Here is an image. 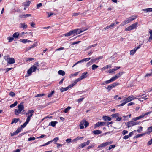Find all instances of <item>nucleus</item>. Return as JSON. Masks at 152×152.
Returning <instances> with one entry per match:
<instances>
[{
	"instance_id": "nucleus-1",
	"label": "nucleus",
	"mask_w": 152,
	"mask_h": 152,
	"mask_svg": "<svg viewBox=\"0 0 152 152\" xmlns=\"http://www.w3.org/2000/svg\"><path fill=\"white\" fill-rule=\"evenodd\" d=\"M140 123V122L135 121L132 120V121H130L126 123L125 124L128 128H129L134 125L139 124Z\"/></svg>"
},
{
	"instance_id": "nucleus-2",
	"label": "nucleus",
	"mask_w": 152,
	"mask_h": 152,
	"mask_svg": "<svg viewBox=\"0 0 152 152\" xmlns=\"http://www.w3.org/2000/svg\"><path fill=\"white\" fill-rule=\"evenodd\" d=\"M138 23L136 22L131 26H129L128 27H127L125 29L126 31H129L133 29L134 28H136L137 25L138 24Z\"/></svg>"
},
{
	"instance_id": "nucleus-3",
	"label": "nucleus",
	"mask_w": 152,
	"mask_h": 152,
	"mask_svg": "<svg viewBox=\"0 0 152 152\" xmlns=\"http://www.w3.org/2000/svg\"><path fill=\"white\" fill-rule=\"evenodd\" d=\"M119 83L118 82H114L113 83V84H111L108 86L106 88L108 91H110L112 88L115 87L116 86L119 85Z\"/></svg>"
},
{
	"instance_id": "nucleus-4",
	"label": "nucleus",
	"mask_w": 152,
	"mask_h": 152,
	"mask_svg": "<svg viewBox=\"0 0 152 152\" xmlns=\"http://www.w3.org/2000/svg\"><path fill=\"white\" fill-rule=\"evenodd\" d=\"M37 67L33 65L27 71V73L30 75L32 72H34L37 69Z\"/></svg>"
},
{
	"instance_id": "nucleus-5",
	"label": "nucleus",
	"mask_w": 152,
	"mask_h": 152,
	"mask_svg": "<svg viewBox=\"0 0 152 152\" xmlns=\"http://www.w3.org/2000/svg\"><path fill=\"white\" fill-rule=\"evenodd\" d=\"M111 143H112L111 142H106L104 143L100 144L99 145H98V148H99L105 147L111 144Z\"/></svg>"
},
{
	"instance_id": "nucleus-6",
	"label": "nucleus",
	"mask_w": 152,
	"mask_h": 152,
	"mask_svg": "<svg viewBox=\"0 0 152 152\" xmlns=\"http://www.w3.org/2000/svg\"><path fill=\"white\" fill-rule=\"evenodd\" d=\"M88 28H86V29H83V30L81 29H75L73 30V31H75V32H74V34H80V33L83 32L87 30Z\"/></svg>"
},
{
	"instance_id": "nucleus-7",
	"label": "nucleus",
	"mask_w": 152,
	"mask_h": 152,
	"mask_svg": "<svg viewBox=\"0 0 152 152\" xmlns=\"http://www.w3.org/2000/svg\"><path fill=\"white\" fill-rule=\"evenodd\" d=\"M137 18V16H133L127 18L125 20L126 23H128L132 21Z\"/></svg>"
},
{
	"instance_id": "nucleus-8",
	"label": "nucleus",
	"mask_w": 152,
	"mask_h": 152,
	"mask_svg": "<svg viewBox=\"0 0 152 152\" xmlns=\"http://www.w3.org/2000/svg\"><path fill=\"white\" fill-rule=\"evenodd\" d=\"M91 58H84L81 61H79L77 62L75 64L72 66V67H74L78 63H81L82 62H83L84 61H88L89 60H90L91 59Z\"/></svg>"
},
{
	"instance_id": "nucleus-9",
	"label": "nucleus",
	"mask_w": 152,
	"mask_h": 152,
	"mask_svg": "<svg viewBox=\"0 0 152 152\" xmlns=\"http://www.w3.org/2000/svg\"><path fill=\"white\" fill-rule=\"evenodd\" d=\"M90 143V141L87 140L86 142H84L82 143L81 144L79 145V147L80 148H83L85 146L88 145Z\"/></svg>"
},
{
	"instance_id": "nucleus-10",
	"label": "nucleus",
	"mask_w": 152,
	"mask_h": 152,
	"mask_svg": "<svg viewBox=\"0 0 152 152\" xmlns=\"http://www.w3.org/2000/svg\"><path fill=\"white\" fill-rule=\"evenodd\" d=\"M106 124V123L105 122H98L95 124V128H96L105 125Z\"/></svg>"
},
{
	"instance_id": "nucleus-11",
	"label": "nucleus",
	"mask_w": 152,
	"mask_h": 152,
	"mask_svg": "<svg viewBox=\"0 0 152 152\" xmlns=\"http://www.w3.org/2000/svg\"><path fill=\"white\" fill-rule=\"evenodd\" d=\"M34 112L33 110H29L28 112L26 113V115H28V117L31 118L33 115V113Z\"/></svg>"
},
{
	"instance_id": "nucleus-12",
	"label": "nucleus",
	"mask_w": 152,
	"mask_h": 152,
	"mask_svg": "<svg viewBox=\"0 0 152 152\" xmlns=\"http://www.w3.org/2000/svg\"><path fill=\"white\" fill-rule=\"evenodd\" d=\"M136 98H134V97L131 96H129L127 98L124 99V101H126V102L127 103L130 101H132V100L135 99Z\"/></svg>"
},
{
	"instance_id": "nucleus-13",
	"label": "nucleus",
	"mask_w": 152,
	"mask_h": 152,
	"mask_svg": "<svg viewBox=\"0 0 152 152\" xmlns=\"http://www.w3.org/2000/svg\"><path fill=\"white\" fill-rule=\"evenodd\" d=\"M123 72H120L119 73H118L116 75L113 77L114 78L115 80L120 77L121 75L123 74Z\"/></svg>"
},
{
	"instance_id": "nucleus-14",
	"label": "nucleus",
	"mask_w": 152,
	"mask_h": 152,
	"mask_svg": "<svg viewBox=\"0 0 152 152\" xmlns=\"http://www.w3.org/2000/svg\"><path fill=\"white\" fill-rule=\"evenodd\" d=\"M8 64H11L15 63V60L13 58H10L8 61H7Z\"/></svg>"
},
{
	"instance_id": "nucleus-15",
	"label": "nucleus",
	"mask_w": 152,
	"mask_h": 152,
	"mask_svg": "<svg viewBox=\"0 0 152 152\" xmlns=\"http://www.w3.org/2000/svg\"><path fill=\"white\" fill-rule=\"evenodd\" d=\"M18 109L21 111L24 109V107L23 104V103H21L18 106Z\"/></svg>"
},
{
	"instance_id": "nucleus-16",
	"label": "nucleus",
	"mask_w": 152,
	"mask_h": 152,
	"mask_svg": "<svg viewBox=\"0 0 152 152\" xmlns=\"http://www.w3.org/2000/svg\"><path fill=\"white\" fill-rule=\"evenodd\" d=\"M75 31L72 30H71L69 32L64 34V35L66 37H68L71 36L73 34Z\"/></svg>"
},
{
	"instance_id": "nucleus-17",
	"label": "nucleus",
	"mask_w": 152,
	"mask_h": 152,
	"mask_svg": "<svg viewBox=\"0 0 152 152\" xmlns=\"http://www.w3.org/2000/svg\"><path fill=\"white\" fill-rule=\"evenodd\" d=\"M31 14H22L20 15V18H26L27 17L31 16Z\"/></svg>"
},
{
	"instance_id": "nucleus-18",
	"label": "nucleus",
	"mask_w": 152,
	"mask_h": 152,
	"mask_svg": "<svg viewBox=\"0 0 152 152\" xmlns=\"http://www.w3.org/2000/svg\"><path fill=\"white\" fill-rule=\"evenodd\" d=\"M87 74L88 72H84L82 74V75L80 76L81 77L82 79L86 78L87 77Z\"/></svg>"
},
{
	"instance_id": "nucleus-19",
	"label": "nucleus",
	"mask_w": 152,
	"mask_h": 152,
	"mask_svg": "<svg viewBox=\"0 0 152 152\" xmlns=\"http://www.w3.org/2000/svg\"><path fill=\"white\" fill-rule=\"evenodd\" d=\"M37 42H36L35 44H34L33 45H32L30 47L27 48L26 50H30V49H31V48H34L36 46H37Z\"/></svg>"
},
{
	"instance_id": "nucleus-20",
	"label": "nucleus",
	"mask_w": 152,
	"mask_h": 152,
	"mask_svg": "<svg viewBox=\"0 0 152 152\" xmlns=\"http://www.w3.org/2000/svg\"><path fill=\"white\" fill-rule=\"evenodd\" d=\"M115 80V79L113 77L110 79L105 81V83L108 84L112 82H113Z\"/></svg>"
},
{
	"instance_id": "nucleus-21",
	"label": "nucleus",
	"mask_w": 152,
	"mask_h": 152,
	"mask_svg": "<svg viewBox=\"0 0 152 152\" xmlns=\"http://www.w3.org/2000/svg\"><path fill=\"white\" fill-rule=\"evenodd\" d=\"M115 25L114 23H112L110 25L107 26L105 28H104V30H106V29L111 28L113 27Z\"/></svg>"
},
{
	"instance_id": "nucleus-22",
	"label": "nucleus",
	"mask_w": 152,
	"mask_h": 152,
	"mask_svg": "<svg viewBox=\"0 0 152 152\" xmlns=\"http://www.w3.org/2000/svg\"><path fill=\"white\" fill-rule=\"evenodd\" d=\"M149 33L150 34V36L149 37L148 41L149 42H151L152 40V30H149Z\"/></svg>"
},
{
	"instance_id": "nucleus-23",
	"label": "nucleus",
	"mask_w": 152,
	"mask_h": 152,
	"mask_svg": "<svg viewBox=\"0 0 152 152\" xmlns=\"http://www.w3.org/2000/svg\"><path fill=\"white\" fill-rule=\"evenodd\" d=\"M20 27L23 28H26L27 27V25L25 23H20Z\"/></svg>"
},
{
	"instance_id": "nucleus-24",
	"label": "nucleus",
	"mask_w": 152,
	"mask_h": 152,
	"mask_svg": "<svg viewBox=\"0 0 152 152\" xmlns=\"http://www.w3.org/2000/svg\"><path fill=\"white\" fill-rule=\"evenodd\" d=\"M142 11H144L145 12H152V8H148L144 9H143Z\"/></svg>"
},
{
	"instance_id": "nucleus-25",
	"label": "nucleus",
	"mask_w": 152,
	"mask_h": 152,
	"mask_svg": "<svg viewBox=\"0 0 152 152\" xmlns=\"http://www.w3.org/2000/svg\"><path fill=\"white\" fill-rule=\"evenodd\" d=\"M103 119L104 121H107L108 120V121H110L111 120V118L108 116H104L103 117Z\"/></svg>"
},
{
	"instance_id": "nucleus-26",
	"label": "nucleus",
	"mask_w": 152,
	"mask_h": 152,
	"mask_svg": "<svg viewBox=\"0 0 152 152\" xmlns=\"http://www.w3.org/2000/svg\"><path fill=\"white\" fill-rule=\"evenodd\" d=\"M93 133L95 135H98L100 134L102 132L99 130H94L93 132Z\"/></svg>"
},
{
	"instance_id": "nucleus-27",
	"label": "nucleus",
	"mask_w": 152,
	"mask_h": 152,
	"mask_svg": "<svg viewBox=\"0 0 152 152\" xmlns=\"http://www.w3.org/2000/svg\"><path fill=\"white\" fill-rule=\"evenodd\" d=\"M31 3L30 1H28L27 2H24L22 3V4L25 7H28Z\"/></svg>"
},
{
	"instance_id": "nucleus-28",
	"label": "nucleus",
	"mask_w": 152,
	"mask_h": 152,
	"mask_svg": "<svg viewBox=\"0 0 152 152\" xmlns=\"http://www.w3.org/2000/svg\"><path fill=\"white\" fill-rule=\"evenodd\" d=\"M20 120V119L19 118H14L13 119L11 123V124H12L14 123H17L18 121H19Z\"/></svg>"
},
{
	"instance_id": "nucleus-29",
	"label": "nucleus",
	"mask_w": 152,
	"mask_h": 152,
	"mask_svg": "<svg viewBox=\"0 0 152 152\" xmlns=\"http://www.w3.org/2000/svg\"><path fill=\"white\" fill-rule=\"evenodd\" d=\"M152 112V111H149L148 112H147L146 113H143L141 115L142 116V118L144 117V116H145V115H147L148 114H150Z\"/></svg>"
},
{
	"instance_id": "nucleus-30",
	"label": "nucleus",
	"mask_w": 152,
	"mask_h": 152,
	"mask_svg": "<svg viewBox=\"0 0 152 152\" xmlns=\"http://www.w3.org/2000/svg\"><path fill=\"white\" fill-rule=\"evenodd\" d=\"M58 73L59 75L62 76H64L65 75V72L63 70H60L58 72Z\"/></svg>"
},
{
	"instance_id": "nucleus-31",
	"label": "nucleus",
	"mask_w": 152,
	"mask_h": 152,
	"mask_svg": "<svg viewBox=\"0 0 152 152\" xmlns=\"http://www.w3.org/2000/svg\"><path fill=\"white\" fill-rule=\"evenodd\" d=\"M21 111L20 110L18 109H15V113L16 115H18L21 112Z\"/></svg>"
},
{
	"instance_id": "nucleus-32",
	"label": "nucleus",
	"mask_w": 152,
	"mask_h": 152,
	"mask_svg": "<svg viewBox=\"0 0 152 152\" xmlns=\"http://www.w3.org/2000/svg\"><path fill=\"white\" fill-rule=\"evenodd\" d=\"M120 102H122V103L118 105V106L120 107L123 106L124 105H125L126 103H127L126 102V101H124V99L121 101Z\"/></svg>"
},
{
	"instance_id": "nucleus-33",
	"label": "nucleus",
	"mask_w": 152,
	"mask_h": 152,
	"mask_svg": "<svg viewBox=\"0 0 152 152\" xmlns=\"http://www.w3.org/2000/svg\"><path fill=\"white\" fill-rule=\"evenodd\" d=\"M84 123L83 122V121L80 122L79 126L80 129L84 128Z\"/></svg>"
},
{
	"instance_id": "nucleus-34",
	"label": "nucleus",
	"mask_w": 152,
	"mask_h": 152,
	"mask_svg": "<svg viewBox=\"0 0 152 152\" xmlns=\"http://www.w3.org/2000/svg\"><path fill=\"white\" fill-rule=\"evenodd\" d=\"M19 33L18 32H15L13 35V37L14 38H17L18 37Z\"/></svg>"
},
{
	"instance_id": "nucleus-35",
	"label": "nucleus",
	"mask_w": 152,
	"mask_h": 152,
	"mask_svg": "<svg viewBox=\"0 0 152 152\" xmlns=\"http://www.w3.org/2000/svg\"><path fill=\"white\" fill-rule=\"evenodd\" d=\"M67 87L66 88L61 87L60 89V91L61 92L66 91L69 89Z\"/></svg>"
},
{
	"instance_id": "nucleus-36",
	"label": "nucleus",
	"mask_w": 152,
	"mask_h": 152,
	"mask_svg": "<svg viewBox=\"0 0 152 152\" xmlns=\"http://www.w3.org/2000/svg\"><path fill=\"white\" fill-rule=\"evenodd\" d=\"M58 123V122L56 121H52L50 123V125L53 127H54L56 124Z\"/></svg>"
},
{
	"instance_id": "nucleus-37",
	"label": "nucleus",
	"mask_w": 152,
	"mask_h": 152,
	"mask_svg": "<svg viewBox=\"0 0 152 152\" xmlns=\"http://www.w3.org/2000/svg\"><path fill=\"white\" fill-rule=\"evenodd\" d=\"M119 114L118 113H116L113 114L111 115V116L113 118H117L119 116Z\"/></svg>"
},
{
	"instance_id": "nucleus-38",
	"label": "nucleus",
	"mask_w": 152,
	"mask_h": 152,
	"mask_svg": "<svg viewBox=\"0 0 152 152\" xmlns=\"http://www.w3.org/2000/svg\"><path fill=\"white\" fill-rule=\"evenodd\" d=\"M146 96H143L141 97H140L139 98V100L140 101H143L144 99L145 100H146L148 99L147 98H146Z\"/></svg>"
},
{
	"instance_id": "nucleus-39",
	"label": "nucleus",
	"mask_w": 152,
	"mask_h": 152,
	"mask_svg": "<svg viewBox=\"0 0 152 152\" xmlns=\"http://www.w3.org/2000/svg\"><path fill=\"white\" fill-rule=\"evenodd\" d=\"M18 104L17 102V101H16L14 103V104H11L10 105V108H13L15 106L17 105V104Z\"/></svg>"
},
{
	"instance_id": "nucleus-40",
	"label": "nucleus",
	"mask_w": 152,
	"mask_h": 152,
	"mask_svg": "<svg viewBox=\"0 0 152 152\" xmlns=\"http://www.w3.org/2000/svg\"><path fill=\"white\" fill-rule=\"evenodd\" d=\"M83 122L84 123V125L85 127L86 128L89 125V123L87 121H86L85 120H83Z\"/></svg>"
},
{
	"instance_id": "nucleus-41",
	"label": "nucleus",
	"mask_w": 152,
	"mask_h": 152,
	"mask_svg": "<svg viewBox=\"0 0 152 152\" xmlns=\"http://www.w3.org/2000/svg\"><path fill=\"white\" fill-rule=\"evenodd\" d=\"M145 134V133H143L137 134L135 137V138H137L142 137V136L144 135Z\"/></svg>"
},
{
	"instance_id": "nucleus-42",
	"label": "nucleus",
	"mask_w": 152,
	"mask_h": 152,
	"mask_svg": "<svg viewBox=\"0 0 152 152\" xmlns=\"http://www.w3.org/2000/svg\"><path fill=\"white\" fill-rule=\"evenodd\" d=\"M98 66L95 64H93L92 66V69L93 70H94L96 69Z\"/></svg>"
},
{
	"instance_id": "nucleus-43",
	"label": "nucleus",
	"mask_w": 152,
	"mask_h": 152,
	"mask_svg": "<svg viewBox=\"0 0 152 152\" xmlns=\"http://www.w3.org/2000/svg\"><path fill=\"white\" fill-rule=\"evenodd\" d=\"M142 117L141 115L139 116V117H136L133 119L132 120L134 121H136L140 119L141 118H142Z\"/></svg>"
},
{
	"instance_id": "nucleus-44",
	"label": "nucleus",
	"mask_w": 152,
	"mask_h": 152,
	"mask_svg": "<svg viewBox=\"0 0 152 152\" xmlns=\"http://www.w3.org/2000/svg\"><path fill=\"white\" fill-rule=\"evenodd\" d=\"M7 39L9 40V42H10L14 40V38L11 37H8Z\"/></svg>"
},
{
	"instance_id": "nucleus-45",
	"label": "nucleus",
	"mask_w": 152,
	"mask_h": 152,
	"mask_svg": "<svg viewBox=\"0 0 152 152\" xmlns=\"http://www.w3.org/2000/svg\"><path fill=\"white\" fill-rule=\"evenodd\" d=\"M71 108V107H69L68 106L67 108H65L64 110V112L66 113H67L68 111Z\"/></svg>"
},
{
	"instance_id": "nucleus-46",
	"label": "nucleus",
	"mask_w": 152,
	"mask_h": 152,
	"mask_svg": "<svg viewBox=\"0 0 152 152\" xmlns=\"http://www.w3.org/2000/svg\"><path fill=\"white\" fill-rule=\"evenodd\" d=\"M136 50L135 49V48H134V49L133 50H131L130 51V54L131 55H133L136 52Z\"/></svg>"
},
{
	"instance_id": "nucleus-47",
	"label": "nucleus",
	"mask_w": 152,
	"mask_h": 152,
	"mask_svg": "<svg viewBox=\"0 0 152 152\" xmlns=\"http://www.w3.org/2000/svg\"><path fill=\"white\" fill-rule=\"evenodd\" d=\"M9 95L10 96L13 97L15 96V94L14 93V92L11 91L9 93Z\"/></svg>"
},
{
	"instance_id": "nucleus-48",
	"label": "nucleus",
	"mask_w": 152,
	"mask_h": 152,
	"mask_svg": "<svg viewBox=\"0 0 152 152\" xmlns=\"http://www.w3.org/2000/svg\"><path fill=\"white\" fill-rule=\"evenodd\" d=\"M54 93V91H52L50 94H48V97L49 98L51 97L52 96V95Z\"/></svg>"
},
{
	"instance_id": "nucleus-49",
	"label": "nucleus",
	"mask_w": 152,
	"mask_h": 152,
	"mask_svg": "<svg viewBox=\"0 0 152 152\" xmlns=\"http://www.w3.org/2000/svg\"><path fill=\"white\" fill-rule=\"evenodd\" d=\"M22 130V128L21 127H18L16 131V132L18 133V134Z\"/></svg>"
},
{
	"instance_id": "nucleus-50",
	"label": "nucleus",
	"mask_w": 152,
	"mask_h": 152,
	"mask_svg": "<svg viewBox=\"0 0 152 152\" xmlns=\"http://www.w3.org/2000/svg\"><path fill=\"white\" fill-rule=\"evenodd\" d=\"M147 130L149 133L152 132V126L148 128L147 129Z\"/></svg>"
},
{
	"instance_id": "nucleus-51",
	"label": "nucleus",
	"mask_w": 152,
	"mask_h": 152,
	"mask_svg": "<svg viewBox=\"0 0 152 152\" xmlns=\"http://www.w3.org/2000/svg\"><path fill=\"white\" fill-rule=\"evenodd\" d=\"M94 143L92 145H89V146H88L87 148V149H90V148H93L94 147Z\"/></svg>"
},
{
	"instance_id": "nucleus-52",
	"label": "nucleus",
	"mask_w": 152,
	"mask_h": 152,
	"mask_svg": "<svg viewBox=\"0 0 152 152\" xmlns=\"http://www.w3.org/2000/svg\"><path fill=\"white\" fill-rule=\"evenodd\" d=\"M9 56H5L4 57V59L7 62L8 61V60L10 58L9 57Z\"/></svg>"
},
{
	"instance_id": "nucleus-53",
	"label": "nucleus",
	"mask_w": 152,
	"mask_h": 152,
	"mask_svg": "<svg viewBox=\"0 0 152 152\" xmlns=\"http://www.w3.org/2000/svg\"><path fill=\"white\" fill-rule=\"evenodd\" d=\"M52 142H53V141H48V142H47L46 143H45L44 144V145H42V146H45V145H47L50 144Z\"/></svg>"
},
{
	"instance_id": "nucleus-54",
	"label": "nucleus",
	"mask_w": 152,
	"mask_h": 152,
	"mask_svg": "<svg viewBox=\"0 0 152 152\" xmlns=\"http://www.w3.org/2000/svg\"><path fill=\"white\" fill-rule=\"evenodd\" d=\"M45 95L44 94H37L36 96H35L36 97H41Z\"/></svg>"
},
{
	"instance_id": "nucleus-55",
	"label": "nucleus",
	"mask_w": 152,
	"mask_h": 152,
	"mask_svg": "<svg viewBox=\"0 0 152 152\" xmlns=\"http://www.w3.org/2000/svg\"><path fill=\"white\" fill-rule=\"evenodd\" d=\"M110 65H106V66H104V67H103L102 68V69H104V70L106 69H108L110 67Z\"/></svg>"
},
{
	"instance_id": "nucleus-56",
	"label": "nucleus",
	"mask_w": 152,
	"mask_h": 152,
	"mask_svg": "<svg viewBox=\"0 0 152 152\" xmlns=\"http://www.w3.org/2000/svg\"><path fill=\"white\" fill-rule=\"evenodd\" d=\"M35 138L34 137H32L29 138L28 140V141H31V140H35Z\"/></svg>"
},
{
	"instance_id": "nucleus-57",
	"label": "nucleus",
	"mask_w": 152,
	"mask_h": 152,
	"mask_svg": "<svg viewBox=\"0 0 152 152\" xmlns=\"http://www.w3.org/2000/svg\"><path fill=\"white\" fill-rule=\"evenodd\" d=\"M80 14V12L78 13H73V16H77L79 15Z\"/></svg>"
},
{
	"instance_id": "nucleus-58",
	"label": "nucleus",
	"mask_w": 152,
	"mask_h": 152,
	"mask_svg": "<svg viewBox=\"0 0 152 152\" xmlns=\"http://www.w3.org/2000/svg\"><path fill=\"white\" fill-rule=\"evenodd\" d=\"M103 58V56H100L97 57L95 59V60H96V61L97 60H99L100 59H102Z\"/></svg>"
},
{
	"instance_id": "nucleus-59",
	"label": "nucleus",
	"mask_w": 152,
	"mask_h": 152,
	"mask_svg": "<svg viewBox=\"0 0 152 152\" xmlns=\"http://www.w3.org/2000/svg\"><path fill=\"white\" fill-rule=\"evenodd\" d=\"M30 25L33 28H35V24L33 22H32L30 23Z\"/></svg>"
},
{
	"instance_id": "nucleus-60",
	"label": "nucleus",
	"mask_w": 152,
	"mask_h": 152,
	"mask_svg": "<svg viewBox=\"0 0 152 152\" xmlns=\"http://www.w3.org/2000/svg\"><path fill=\"white\" fill-rule=\"evenodd\" d=\"M21 41L24 43H26L27 42V39H21Z\"/></svg>"
},
{
	"instance_id": "nucleus-61",
	"label": "nucleus",
	"mask_w": 152,
	"mask_h": 152,
	"mask_svg": "<svg viewBox=\"0 0 152 152\" xmlns=\"http://www.w3.org/2000/svg\"><path fill=\"white\" fill-rule=\"evenodd\" d=\"M115 147V145H112L110 146L109 147V150H110L112 148H113Z\"/></svg>"
},
{
	"instance_id": "nucleus-62",
	"label": "nucleus",
	"mask_w": 152,
	"mask_h": 152,
	"mask_svg": "<svg viewBox=\"0 0 152 152\" xmlns=\"http://www.w3.org/2000/svg\"><path fill=\"white\" fill-rule=\"evenodd\" d=\"M152 144V138L147 143L148 145H150Z\"/></svg>"
},
{
	"instance_id": "nucleus-63",
	"label": "nucleus",
	"mask_w": 152,
	"mask_h": 152,
	"mask_svg": "<svg viewBox=\"0 0 152 152\" xmlns=\"http://www.w3.org/2000/svg\"><path fill=\"white\" fill-rule=\"evenodd\" d=\"M27 124L26 122H25L23 125H21V126L22 128H24L26 126Z\"/></svg>"
},
{
	"instance_id": "nucleus-64",
	"label": "nucleus",
	"mask_w": 152,
	"mask_h": 152,
	"mask_svg": "<svg viewBox=\"0 0 152 152\" xmlns=\"http://www.w3.org/2000/svg\"><path fill=\"white\" fill-rule=\"evenodd\" d=\"M128 132V131L125 130H124L122 132V134L124 135H125Z\"/></svg>"
}]
</instances>
